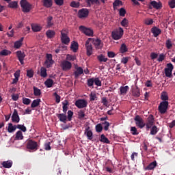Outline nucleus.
Segmentation results:
<instances>
[{"label": "nucleus", "instance_id": "obj_38", "mask_svg": "<svg viewBox=\"0 0 175 175\" xmlns=\"http://www.w3.org/2000/svg\"><path fill=\"white\" fill-rule=\"evenodd\" d=\"M40 102H41L40 98L33 100L31 105V107H32L33 109L35 107H38V106H39V105H40Z\"/></svg>", "mask_w": 175, "mask_h": 175}, {"label": "nucleus", "instance_id": "obj_43", "mask_svg": "<svg viewBox=\"0 0 175 175\" xmlns=\"http://www.w3.org/2000/svg\"><path fill=\"white\" fill-rule=\"evenodd\" d=\"M86 3L89 8H91V5H94V3L98 5V3H99V1L98 0H87Z\"/></svg>", "mask_w": 175, "mask_h": 175}, {"label": "nucleus", "instance_id": "obj_16", "mask_svg": "<svg viewBox=\"0 0 175 175\" xmlns=\"http://www.w3.org/2000/svg\"><path fill=\"white\" fill-rule=\"evenodd\" d=\"M16 55L18 61L21 62V65H24V59L25 58V53L21 51H18L16 52Z\"/></svg>", "mask_w": 175, "mask_h": 175}, {"label": "nucleus", "instance_id": "obj_12", "mask_svg": "<svg viewBox=\"0 0 175 175\" xmlns=\"http://www.w3.org/2000/svg\"><path fill=\"white\" fill-rule=\"evenodd\" d=\"M79 31L85 33L86 36H94V30L90 28H87L83 25L79 26Z\"/></svg>", "mask_w": 175, "mask_h": 175}, {"label": "nucleus", "instance_id": "obj_53", "mask_svg": "<svg viewBox=\"0 0 175 175\" xmlns=\"http://www.w3.org/2000/svg\"><path fill=\"white\" fill-rule=\"evenodd\" d=\"M51 21H53V16H49L47 18V27H53L54 25V23Z\"/></svg>", "mask_w": 175, "mask_h": 175}, {"label": "nucleus", "instance_id": "obj_58", "mask_svg": "<svg viewBox=\"0 0 175 175\" xmlns=\"http://www.w3.org/2000/svg\"><path fill=\"white\" fill-rule=\"evenodd\" d=\"M67 114H68V116H67L68 120L72 121V118L73 117V111L69 110L68 111Z\"/></svg>", "mask_w": 175, "mask_h": 175}, {"label": "nucleus", "instance_id": "obj_59", "mask_svg": "<svg viewBox=\"0 0 175 175\" xmlns=\"http://www.w3.org/2000/svg\"><path fill=\"white\" fill-rule=\"evenodd\" d=\"M96 132H102V131H103V127L102 126V124H98L97 125H96Z\"/></svg>", "mask_w": 175, "mask_h": 175}, {"label": "nucleus", "instance_id": "obj_52", "mask_svg": "<svg viewBox=\"0 0 175 175\" xmlns=\"http://www.w3.org/2000/svg\"><path fill=\"white\" fill-rule=\"evenodd\" d=\"M125 14H126V10H125V8H120L119 10V16H120V17H125Z\"/></svg>", "mask_w": 175, "mask_h": 175}, {"label": "nucleus", "instance_id": "obj_44", "mask_svg": "<svg viewBox=\"0 0 175 175\" xmlns=\"http://www.w3.org/2000/svg\"><path fill=\"white\" fill-rule=\"evenodd\" d=\"M120 51L121 54H124V53H126V51H128V47L126 46V44L124 43L122 44L120 49Z\"/></svg>", "mask_w": 175, "mask_h": 175}, {"label": "nucleus", "instance_id": "obj_22", "mask_svg": "<svg viewBox=\"0 0 175 175\" xmlns=\"http://www.w3.org/2000/svg\"><path fill=\"white\" fill-rule=\"evenodd\" d=\"M57 117L59 118L61 122L66 124V120H68V117H66V113H59L57 115Z\"/></svg>", "mask_w": 175, "mask_h": 175}, {"label": "nucleus", "instance_id": "obj_42", "mask_svg": "<svg viewBox=\"0 0 175 175\" xmlns=\"http://www.w3.org/2000/svg\"><path fill=\"white\" fill-rule=\"evenodd\" d=\"M33 94L35 96H40V95H42V92L39 88L33 86Z\"/></svg>", "mask_w": 175, "mask_h": 175}, {"label": "nucleus", "instance_id": "obj_21", "mask_svg": "<svg viewBox=\"0 0 175 175\" xmlns=\"http://www.w3.org/2000/svg\"><path fill=\"white\" fill-rule=\"evenodd\" d=\"M24 41V37L21 38L20 40L16 41L14 44V49H18L23 46V42Z\"/></svg>", "mask_w": 175, "mask_h": 175}, {"label": "nucleus", "instance_id": "obj_62", "mask_svg": "<svg viewBox=\"0 0 175 175\" xmlns=\"http://www.w3.org/2000/svg\"><path fill=\"white\" fill-rule=\"evenodd\" d=\"M27 77H29L30 79L33 77V70H27Z\"/></svg>", "mask_w": 175, "mask_h": 175}, {"label": "nucleus", "instance_id": "obj_20", "mask_svg": "<svg viewBox=\"0 0 175 175\" xmlns=\"http://www.w3.org/2000/svg\"><path fill=\"white\" fill-rule=\"evenodd\" d=\"M128 91H129V86L126 85V86H121L120 88V95H126L128 93Z\"/></svg>", "mask_w": 175, "mask_h": 175}, {"label": "nucleus", "instance_id": "obj_60", "mask_svg": "<svg viewBox=\"0 0 175 175\" xmlns=\"http://www.w3.org/2000/svg\"><path fill=\"white\" fill-rule=\"evenodd\" d=\"M131 132L132 135H139V132L137 131V129L135 126L131 127Z\"/></svg>", "mask_w": 175, "mask_h": 175}, {"label": "nucleus", "instance_id": "obj_51", "mask_svg": "<svg viewBox=\"0 0 175 175\" xmlns=\"http://www.w3.org/2000/svg\"><path fill=\"white\" fill-rule=\"evenodd\" d=\"M10 54H12V52L6 49H3L0 52V55L3 56L10 55Z\"/></svg>", "mask_w": 175, "mask_h": 175}, {"label": "nucleus", "instance_id": "obj_34", "mask_svg": "<svg viewBox=\"0 0 175 175\" xmlns=\"http://www.w3.org/2000/svg\"><path fill=\"white\" fill-rule=\"evenodd\" d=\"M161 99L163 100V102H167L169 100V96L167 95V92H162L161 94Z\"/></svg>", "mask_w": 175, "mask_h": 175}, {"label": "nucleus", "instance_id": "obj_47", "mask_svg": "<svg viewBox=\"0 0 175 175\" xmlns=\"http://www.w3.org/2000/svg\"><path fill=\"white\" fill-rule=\"evenodd\" d=\"M17 6H18L17 1H12L8 4V7H10L11 9H16L17 8Z\"/></svg>", "mask_w": 175, "mask_h": 175}, {"label": "nucleus", "instance_id": "obj_50", "mask_svg": "<svg viewBox=\"0 0 175 175\" xmlns=\"http://www.w3.org/2000/svg\"><path fill=\"white\" fill-rule=\"evenodd\" d=\"M165 46L168 50H170V49L173 47V44L172 43V40L170 39L166 40Z\"/></svg>", "mask_w": 175, "mask_h": 175}, {"label": "nucleus", "instance_id": "obj_33", "mask_svg": "<svg viewBox=\"0 0 175 175\" xmlns=\"http://www.w3.org/2000/svg\"><path fill=\"white\" fill-rule=\"evenodd\" d=\"M24 135H23V131H18L16 133L15 140H23Z\"/></svg>", "mask_w": 175, "mask_h": 175}, {"label": "nucleus", "instance_id": "obj_5", "mask_svg": "<svg viewBox=\"0 0 175 175\" xmlns=\"http://www.w3.org/2000/svg\"><path fill=\"white\" fill-rule=\"evenodd\" d=\"M173 69H174V66L172 63H169L167 64V68L164 69L165 77H169V79H172L173 77Z\"/></svg>", "mask_w": 175, "mask_h": 175}, {"label": "nucleus", "instance_id": "obj_23", "mask_svg": "<svg viewBox=\"0 0 175 175\" xmlns=\"http://www.w3.org/2000/svg\"><path fill=\"white\" fill-rule=\"evenodd\" d=\"M132 94L135 96V98L140 97V89H139V87L136 86L135 88H133Z\"/></svg>", "mask_w": 175, "mask_h": 175}, {"label": "nucleus", "instance_id": "obj_15", "mask_svg": "<svg viewBox=\"0 0 175 175\" xmlns=\"http://www.w3.org/2000/svg\"><path fill=\"white\" fill-rule=\"evenodd\" d=\"M11 118L12 122H16V124H18V122H20V116H18V111H17V109H14Z\"/></svg>", "mask_w": 175, "mask_h": 175}, {"label": "nucleus", "instance_id": "obj_10", "mask_svg": "<svg viewBox=\"0 0 175 175\" xmlns=\"http://www.w3.org/2000/svg\"><path fill=\"white\" fill-rule=\"evenodd\" d=\"M88 105V102H87L85 99H78L75 103V105L78 109H84L87 107Z\"/></svg>", "mask_w": 175, "mask_h": 175}, {"label": "nucleus", "instance_id": "obj_39", "mask_svg": "<svg viewBox=\"0 0 175 175\" xmlns=\"http://www.w3.org/2000/svg\"><path fill=\"white\" fill-rule=\"evenodd\" d=\"M97 59L99 62H107L109 59L101 54L97 56Z\"/></svg>", "mask_w": 175, "mask_h": 175}, {"label": "nucleus", "instance_id": "obj_29", "mask_svg": "<svg viewBox=\"0 0 175 175\" xmlns=\"http://www.w3.org/2000/svg\"><path fill=\"white\" fill-rule=\"evenodd\" d=\"M150 5L152 6V8H154V9H161V8H162V3H158L155 1H152L150 2Z\"/></svg>", "mask_w": 175, "mask_h": 175}, {"label": "nucleus", "instance_id": "obj_3", "mask_svg": "<svg viewBox=\"0 0 175 175\" xmlns=\"http://www.w3.org/2000/svg\"><path fill=\"white\" fill-rule=\"evenodd\" d=\"M61 40L64 44H69L70 43V38L68 36V31L62 29L61 31Z\"/></svg>", "mask_w": 175, "mask_h": 175}, {"label": "nucleus", "instance_id": "obj_31", "mask_svg": "<svg viewBox=\"0 0 175 175\" xmlns=\"http://www.w3.org/2000/svg\"><path fill=\"white\" fill-rule=\"evenodd\" d=\"M2 165L5 169H10V167H12V166L13 165V162L10 161H3Z\"/></svg>", "mask_w": 175, "mask_h": 175}, {"label": "nucleus", "instance_id": "obj_49", "mask_svg": "<svg viewBox=\"0 0 175 175\" xmlns=\"http://www.w3.org/2000/svg\"><path fill=\"white\" fill-rule=\"evenodd\" d=\"M165 58H166V53H161L159 55L157 61L158 62H162L163 61H165Z\"/></svg>", "mask_w": 175, "mask_h": 175}, {"label": "nucleus", "instance_id": "obj_61", "mask_svg": "<svg viewBox=\"0 0 175 175\" xmlns=\"http://www.w3.org/2000/svg\"><path fill=\"white\" fill-rule=\"evenodd\" d=\"M95 99H96V94H95V92H91L90 94V100L91 101H94L95 100Z\"/></svg>", "mask_w": 175, "mask_h": 175}, {"label": "nucleus", "instance_id": "obj_48", "mask_svg": "<svg viewBox=\"0 0 175 175\" xmlns=\"http://www.w3.org/2000/svg\"><path fill=\"white\" fill-rule=\"evenodd\" d=\"M70 6L71 8H80V2H76L75 1H72L70 3Z\"/></svg>", "mask_w": 175, "mask_h": 175}, {"label": "nucleus", "instance_id": "obj_2", "mask_svg": "<svg viewBox=\"0 0 175 175\" xmlns=\"http://www.w3.org/2000/svg\"><path fill=\"white\" fill-rule=\"evenodd\" d=\"M124 35V29L119 27L111 32V37L113 40H120Z\"/></svg>", "mask_w": 175, "mask_h": 175}, {"label": "nucleus", "instance_id": "obj_1", "mask_svg": "<svg viewBox=\"0 0 175 175\" xmlns=\"http://www.w3.org/2000/svg\"><path fill=\"white\" fill-rule=\"evenodd\" d=\"M20 5L23 13H29L32 9V4L29 3L27 0H21Z\"/></svg>", "mask_w": 175, "mask_h": 175}, {"label": "nucleus", "instance_id": "obj_32", "mask_svg": "<svg viewBox=\"0 0 175 175\" xmlns=\"http://www.w3.org/2000/svg\"><path fill=\"white\" fill-rule=\"evenodd\" d=\"M158 132H159V129H158V127H157V126L154 125L150 128V135L155 136V135H157V133H158Z\"/></svg>", "mask_w": 175, "mask_h": 175}, {"label": "nucleus", "instance_id": "obj_14", "mask_svg": "<svg viewBox=\"0 0 175 175\" xmlns=\"http://www.w3.org/2000/svg\"><path fill=\"white\" fill-rule=\"evenodd\" d=\"M90 39L89 38L86 42H85V47H86V54L88 57H90L92 55V44L90 43Z\"/></svg>", "mask_w": 175, "mask_h": 175}, {"label": "nucleus", "instance_id": "obj_4", "mask_svg": "<svg viewBox=\"0 0 175 175\" xmlns=\"http://www.w3.org/2000/svg\"><path fill=\"white\" fill-rule=\"evenodd\" d=\"M27 150H31V151H37L39 149V146L38 145V142L29 139L27 142Z\"/></svg>", "mask_w": 175, "mask_h": 175}, {"label": "nucleus", "instance_id": "obj_27", "mask_svg": "<svg viewBox=\"0 0 175 175\" xmlns=\"http://www.w3.org/2000/svg\"><path fill=\"white\" fill-rule=\"evenodd\" d=\"M42 3L44 8H51L53 6V0H42Z\"/></svg>", "mask_w": 175, "mask_h": 175}, {"label": "nucleus", "instance_id": "obj_55", "mask_svg": "<svg viewBox=\"0 0 175 175\" xmlns=\"http://www.w3.org/2000/svg\"><path fill=\"white\" fill-rule=\"evenodd\" d=\"M63 105V112L66 114V111H68V100H66L65 103H62Z\"/></svg>", "mask_w": 175, "mask_h": 175}, {"label": "nucleus", "instance_id": "obj_28", "mask_svg": "<svg viewBox=\"0 0 175 175\" xmlns=\"http://www.w3.org/2000/svg\"><path fill=\"white\" fill-rule=\"evenodd\" d=\"M46 38H48V39H53V38L55 36V31L51 29H49L46 32Z\"/></svg>", "mask_w": 175, "mask_h": 175}, {"label": "nucleus", "instance_id": "obj_37", "mask_svg": "<svg viewBox=\"0 0 175 175\" xmlns=\"http://www.w3.org/2000/svg\"><path fill=\"white\" fill-rule=\"evenodd\" d=\"M40 76H41V77H43V78L47 77V69H46V68L41 67Z\"/></svg>", "mask_w": 175, "mask_h": 175}, {"label": "nucleus", "instance_id": "obj_45", "mask_svg": "<svg viewBox=\"0 0 175 175\" xmlns=\"http://www.w3.org/2000/svg\"><path fill=\"white\" fill-rule=\"evenodd\" d=\"M85 117V111L80 110L78 111V118L79 120H83Z\"/></svg>", "mask_w": 175, "mask_h": 175}, {"label": "nucleus", "instance_id": "obj_41", "mask_svg": "<svg viewBox=\"0 0 175 175\" xmlns=\"http://www.w3.org/2000/svg\"><path fill=\"white\" fill-rule=\"evenodd\" d=\"M120 25L122 27L126 28L129 25V21H128L126 18H124L123 20L120 22Z\"/></svg>", "mask_w": 175, "mask_h": 175}, {"label": "nucleus", "instance_id": "obj_17", "mask_svg": "<svg viewBox=\"0 0 175 175\" xmlns=\"http://www.w3.org/2000/svg\"><path fill=\"white\" fill-rule=\"evenodd\" d=\"M85 135L87 136L88 140H92L94 134L90 130V126H88L85 129Z\"/></svg>", "mask_w": 175, "mask_h": 175}, {"label": "nucleus", "instance_id": "obj_35", "mask_svg": "<svg viewBox=\"0 0 175 175\" xmlns=\"http://www.w3.org/2000/svg\"><path fill=\"white\" fill-rule=\"evenodd\" d=\"M44 84L47 88H51L53 85H54V81L51 79H48L45 82Z\"/></svg>", "mask_w": 175, "mask_h": 175}, {"label": "nucleus", "instance_id": "obj_36", "mask_svg": "<svg viewBox=\"0 0 175 175\" xmlns=\"http://www.w3.org/2000/svg\"><path fill=\"white\" fill-rule=\"evenodd\" d=\"M16 129H17V125L13 126V124H12V123L8 124V131L9 133H12L14 132V131H16Z\"/></svg>", "mask_w": 175, "mask_h": 175}, {"label": "nucleus", "instance_id": "obj_8", "mask_svg": "<svg viewBox=\"0 0 175 175\" xmlns=\"http://www.w3.org/2000/svg\"><path fill=\"white\" fill-rule=\"evenodd\" d=\"M167 107H169L168 101H162L159 105V111L161 114H165L167 111Z\"/></svg>", "mask_w": 175, "mask_h": 175}, {"label": "nucleus", "instance_id": "obj_57", "mask_svg": "<svg viewBox=\"0 0 175 175\" xmlns=\"http://www.w3.org/2000/svg\"><path fill=\"white\" fill-rule=\"evenodd\" d=\"M53 96L55 98L56 103H59V102H61V96L58 95L57 92L53 93Z\"/></svg>", "mask_w": 175, "mask_h": 175}, {"label": "nucleus", "instance_id": "obj_64", "mask_svg": "<svg viewBox=\"0 0 175 175\" xmlns=\"http://www.w3.org/2000/svg\"><path fill=\"white\" fill-rule=\"evenodd\" d=\"M31 103V99L27 98H23V105H29Z\"/></svg>", "mask_w": 175, "mask_h": 175}, {"label": "nucleus", "instance_id": "obj_54", "mask_svg": "<svg viewBox=\"0 0 175 175\" xmlns=\"http://www.w3.org/2000/svg\"><path fill=\"white\" fill-rule=\"evenodd\" d=\"M120 5H122V1L121 0H116L113 3V9H116L117 6H120Z\"/></svg>", "mask_w": 175, "mask_h": 175}, {"label": "nucleus", "instance_id": "obj_46", "mask_svg": "<svg viewBox=\"0 0 175 175\" xmlns=\"http://www.w3.org/2000/svg\"><path fill=\"white\" fill-rule=\"evenodd\" d=\"M16 129H19L21 132H27V127L24 124H17Z\"/></svg>", "mask_w": 175, "mask_h": 175}, {"label": "nucleus", "instance_id": "obj_18", "mask_svg": "<svg viewBox=\"0 0 175 175\" xmlns=\"http://www.w3.org/2000/svg\"><path fill=\"white\" fill-rule=\"evenodd\" d=\"M151 32L152 33H153V36L154 38H158V36H159V35H161V33H162V30L154 26L151 29Z\"/></svg>", "mask_w": 175, "mask_h": 175}, {"label": "nucleus", "instance_id": "obj_13", "mask_svg": "<svg viewBox=\"0 0 175 175\" xmlns=\"http://www.w3.org/2000/svg\"><path fill=\"white\" fill-rule=\"evenodd\" d=\"M90 14V11L87 8H82L78 11L79 18H85L88 17Z\"/></svg>", "mask_w": 175, "mask_h": 175}, {"label": "nucleus", "instance_id": "obj_9", "mask_svg": "<svg viewBox=\"0 0 175 175\" xmlns=\"http://www.w3.org/2000/svg\"><path fill=\"white\" fill-rule=\"evenodd\" d=\"M60 66L64 72H68L72 69V63L68 60H64L61 62Z\"/></svg>", "mask_w": 175, "mask_h": 175}, {"label": "nucleus", "instance_id": "obj_26", "mask_svg": "<svg viewBox=\"0 0 175 175\" xmlns=\"http://www.w3.org/2000/svg\"><path fill=\"white\" fill-rule=\"evenodd\" d=\"M93 43L94 44L96 49H100L103 46V44H102V40H100L99 39L94 40Z\"/></svg>", "mask_w": 175, "mask_h": 175}, {"label": "nucleus", "instance_id": "obj_7", "mask_svg": "<svg viewBox=\"0 0 175 175\" xmlns=\"http://www.w3.org/2000/svg\"><path fill=\"white\" fill-rule=\"evenodd\" d=\"M46 59L44 63V66L49 69L51 68L53 65H54V60H53V55L50 53H46Z\"/></svg>", "mask_w": 175, "mask_h": 175}, {"label": "nucleus", "instance_id": "obj_63", "mask_svg": "<svg viewBox=\"0 0 175 175\" xmlns=\"http://www.w3.org/2000/svg\"><path fill=\"white\" fill-rule=\"evenodd\" d=\"M168 5L171 9H174L175 8V0H171L168 2Z\"/></svg>", "mask_w": 175, "mask_h": 175}, {"label": "nucleus", "instance_id": "obj_56", "mask_svg": "<svg viewBox=\"0 0 175 175\" xmlns=\"http://www.w3.org/2000/svg\"><path fill=\"white\" fill-rule=\"evenodd\" d=\"M94 84L97 85L98 87L102 86V81L99 80V78H95L94 79Z\"/></svg>", "mask_w": 175, "mask_h": 175}, {"label": "nucleus", "instance_id": "obj_30", "mask_svg": "<svg viewBox=\"0 0 175 175\" xmlns=\"http://www.w3.org/2000/svg\"><path fill=\"white\" fill-rule=\"evenodd\" d=\"M99 140H100V142H101V143H106V144H110V141L109 140V138L106 137L105 134H102L100 135Z\"/></svg>", "mask_w": 175, "mask_h": 175}, {"label": "nucleus", "instance_id": "obj_40", "mask_svg": "<svg viewBox=\"0 0 175 175\" xmlns=\"http://www.w3.org/2000/svg\"><path fill=\"white\" fill-rule=\"evenodd\" d=\"M31 29L33 32H40L42 31V27L38 25H31Z\"/></svg>", "mask_w": 175, "mask_h": 175}, {"label": "nucleus", "instance_id": "obj_11", "mask_svg": "<svg viewBox=\"0 0 175 175\" xmlns=\"http://www.w3.org/2000/svg\"><path fill=\"white\" fill-rule=\"evenodd\" d=\"M134 121L135 122V124L138 126V128H140V129H142V128H144V126H146V123H144V120H143V118L139 115H137L135 117Z\"/></svg>", "mask_w": 175, "mask_h": 175}, {"label": "nucleus", "instance_id": "obj_19", "mask_svg": "<svg viewBox=\"0 0 175 175\" xmlns=\"http://www.w3.org/2000/svg\"><path fill=\"white\" fill-rule=\"evenodd\" d=\"M76 70L74 72L75 79H77V77H79V76H81L83 73H84V70H83V68L81 67H77L75 68Z\"/></svg>", "mask_w": 175, "mask_h": 175}, {"label": "nucleus", "instance_id": "obj_6", "mask_svg": "<svg viewBox=\"0 0 175 175\" xmlns=\"http://www.w3.org/2000/svg\"><path fill=\"white\" fill-rule=\"evenodd\" d=\"M155 124V119L154 118L153 115H149V116L147 118L146 124H145V126H146V131H150L151 128H152L154 126Z\"/></svg>", "mask_w": 175, "mask_h": 175}, {"label": "nucleus", "instance_id": "obj_25", "mask_svg": "<svg viewBox=\"0 0 175 175\" xmlns=\"http://www.w3.org/2000/svg\"><path fill=\"white\" fill-rule=\"evenodd\" d=\"M70 49L71 50H72L73 53H77V51L79 50V43H77L75 41H73L71 43Z\"/></svg>", "mask_w": 175, "mask_h": 175}, {"label": "nucleus", "instance_id": "obj_24", "mask_svg": "<svg viewBox=\"0 0 175 175\" xmlns=\"http://www.w3.org/2000/svg\"><path fill=\"white\" fill-rule=\"evenodd\" d=\"M157 161L150 163L146 168L145 170H154L157 167Z\"/></svg>", "mask_w": 175, "mask_h": 175}]
</instances>
